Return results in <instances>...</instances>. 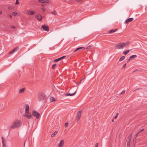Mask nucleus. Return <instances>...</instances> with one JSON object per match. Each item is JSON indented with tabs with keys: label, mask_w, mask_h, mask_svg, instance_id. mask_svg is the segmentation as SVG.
Wrapping results in <instances>:
<instances>
[{
	"label": "nucleus",
	"mask_w": 147,
	"mask_h": 147,
	"mask_svg": "<svg viewBox=\"0 0 147 147\" xmlns=\"http://www.w3.org/2000/svg\"><path fill=\"white\" fill-rule=\"evenodd\" d=\"M22 125L21 121L20 120L17 119L15 120L11 124L10 127L12 129L18 128L20 127Z\"/></svg>",
	"instance_id": "obj_1"
},
{
	"label": "nucleus",
	"mask_w": 147,
	"mask_h": 147,
	"mask_svg": "<svg viewBox=\"0 0 147 147\" xmlns=\"http://www.w3.org/2000/svg\"><path fill=\"white\" fill-rule=\"evenodd\" d=\"M129 43V42H127L125 43L121 42L117 44L115 48L116 49H123L124 47L128 46Z\"/></svg>",
	"instance_id": "obj_2"
},
{
	"label": "nucleus",
	"mask_w": 147,
	"mask_h": 147,
	"mask_svg": "<svg viewBox=\"0 0 147 147\" xmlns=\"http://www.w3.org/2000/svg\"><path fill=\"white\" fill-rule=\"evenodd\" d=\"M32 115L33 116L36 117L37 119H38L40 117V113L35 110H34L32 111Z\"/></svg>",
	"instance_id": "obj_3"
},
{
	"label": "nucleus",
	"mask_w": 147,
	"mask_h": 147,
	"mask_svg": "<svg viewBox=\"0 0 147 147\" xmlns=\"http://www.w3.org/2000/svg\"><path fill=\"white\" fill-rule=\"evenodd\" d=\"M82 111H79L77 113L76 120L77 121H78L80 119L82 115Z\"/></svg>",
	"instance_id": "obj_4"
},
{
	"label": "nucleus",
	"mask_w": 147,
	"mask_h": 147,
	"mask_svg": "<svg viewBox=\"0 0 147 147\" xmlns=\"http://www.w3.org/2000/svg\"><path fill=\"white\" fill-rule=\"evenodd\" d=\"M30 111L29 106L28 104L26 105V108L25 111V113L26 114L28 113Z\"/></svg>",
	"instance_id": "obj_5"
},
{
	"label": "nucleus",
	"mask_w": 147,
	"mask_h": 147,
	"mask_svg": "<svg viewBox=\"0 0 147 147\" xmlns=\"http://www.w3.org/2000/svg\"><path fill=\"white\" fill-rule=\"evenodd\" d=\"M45 95L44 94H41L38 97V100L39 101L43 100L45 98Z\"/></svg>",
	"instance_id": "obj_6"
},
{
	"label": "nucleus",
	"mask_w": 147,
	"mask_h": 147,
	"mask_svg": "<svg viewBox=\"0 0 147 147\" xmlns=\"http://www.w3.org/2000/svg\"><path fill=\"white\" fill-rule=\"evenodd\" d=\"M42 27L44 30L48 32L49 31V27L46 25H43L42 26Z\"/></svg>",
	"instance_id": "obj_7"
},
{
	"label": "nucleus",
	"mask_w": 147,
	"mask_h": 147,
	"mask_svg": "<svg viewBox=\"0 0 147 147\" xmlns=\"http://www.w3.org/2000/svg\"><path fill=\"white\" fill-rule=\"evenodd\" d=\"M23 116L26 117L28 119H31L32 117V115L30 114H24L23 115Z\"/></svg>",
	"instance_id": "obj_8"
},
{
	"label": "nucleus",
	"mask_w": 147,
	"mask_h": 147,
	"mask_svg": "<svg viewBox=\"0 0 147 147\" xmlns=\"http://www.w3.org/2000/svg\"><path fill=\"white\" fill-rule=\"evenodd\" d=\"M27 13L29 15H32L35 14V12L34 11L28 10L27 11Z\"/></svg>",
	"instance_id": "obj_9"
},
{
	"label": "nucleus",
	"mask_w": 147,
	"mask_h": 147,
	"mask_svg": "<svg viewBox=\"0 0 147 147\" xmlns=\"http://www.w3.org/2000/svg\"><path fill=\"white\" fill-rule=\"evenodd\" d=\"M18 49V47H16L14 49H13L12 51L10 52L9 54H13L16 51H17V50Z\"/></svg>",
	"instance_id": "obj_10"
},
{
	"label": "nucleus",
	"mask_w": 147,
	"mask_h": 147,
	"mask_svg": "<svg viewBox=\"0 0 147 147\" xmlns=\"http://www.w3.org/2000/svg\"><path fill=\"white\" fill-rule=\"evenodd\" d=\"M64 144V142L63 140H61L58 145V147H62Z\"/></svg>",
	"instance_id": "obj_11"
},
{
	"label": "nucleus",
	"mask_w": 147,
	"mask_h": 147,
	"mask_svg": "<svg viewBox=\"0 0 147 147\" xmlns=\"http://www.w3.org/2000/svg\"><path fill=\"white\" fill-rule=\"evenodd\" d=\"M134 20V18H130L129 19H127L125 21V23L126 24H127L129 22H132Z\"/></svg>",
	"instance_id": "obj_12"
},
{
	"label": "nucleus",
	"mask_w": 147,
	"mask_h": 147,
	"mask_svg": "<svg viewBox=\"0 0 147 147\" xmlns=\"http://www.w3.org/2000/svg\"><path fill=\"white\" fill-rule=\"evenodd\" d=\"M36 18L39 21H41L42 20V16L40 14H37L36 16Z\"/></svg>",
	"instance_id": "obj_13"
},
{
	"label": "nucleus",
	"mask_w": 147,
	"mask_h": 147,
	"mask_svg": "<svg viewBox=\"0 0 147 147\" xmlns=\"http://www.w3.org/2000/svg\"><path fill=\"white\" fill-rule=\"evenodd\" d=\"M38 1L40 2L47 3L49 2V1L48 0H38Z\"/></svg>",
	"instance_id": "obj_14"
},
{
	"label": "nucleus",
	"mask_w": 147,
	"mask_h": 147,
	"mask_svg": "<svg viewBox=\"0 0 147 147\" xmlns=\"http://www.w3.org/2000/svg\"><path fill=\"white\" fill-rule=\"evenodd\" d=\"M65 57H66V56H62V57H61L60 58H58L57 59H55L54 60V62H57V61H59V60H61L62 59L64 58Z\"/></svg>",
	"instance_id": "obj_15"
},
{
	"label": "nucleus",
	"mask_w": 147,
	"mask_h": 147,
	"mask_svg": "<svg viewBox=\"0 0 147 147\" xmlns=\"http://www.w3.org/2000/svg\"><path fill=\"white\" fill-rule=\"evenodd\" d=\"M12 15L14 16H17L20 15V13L18 12H13L12 13Z\"/></svg>",
	"instance_id": "obj_16"
},
{
	"label": "nucleus",
	"mask_w": 147,
	"mask_h": 147,
	"mask_svg": "<svg viewBox=\"0 0 147 147\" xmlns=\"http://www.w3.org/2000/svg\"><path fill=\"white\" fill-rule=\"evenodd\" d=\"M25 90V88H24L21 89H20L19 91V93H23Z\"/></svg>",
	"instance_id": "obj_17"
},
{
	"label": "nucleus",
	"mask_w": 147,
	"mask_h": 147,
	"mask_svg": "<svg viewBox=\"0 0 147 147\" xmlns=\"http://www.w3.org/2000/svg\"><path fill=\"white\" fill-rule=\"evenodd\" d=\"M137 57V56L136 55H133L131 56L129 58V59L127 60V61H129L131 59H132L133 58H136Z\"/></svg>",
	"instance_id": "obj_18"
},
{
	"label": "nucleus",
	"mask_w": 147,
	"mask_h": 147,
	"mask_svg": "<svg viewBox=\"0 0 147 147\" xmlns=\"http://www.w3.org/2000/svg\"><path fill=\"white\" fill-rule=\"evenodd\" d=\"M76 92V91H75L74 93H67L65 94L66 96H72L74 95Z\"/></svg>",
	"instance_id": "obj_19"
},
{
	"label": "nucleus",
	"mask_w": 147,
	"mask_h": 147,
	"mask_svg": "<svg viewBox=\"0 0 147 147\" xmlns=\"http://www.w3.org/2000/svg\"><path fill=\"white\" fill-rule=\"evenodd\" d=\"M57 133L58 131H56L54 133H53L51 135V137H54V136H55V135L57 134Z\"/></svg>",
	"instance_id": "obj_20"
},
{
	"label": "nucleus",
	"mask_w": 147,
	"mask_h": 147,
	"mask_svg": "<svg viewBox=\"0 0 147 147\" xmlns=\"http://www.w3.org/2000/svg\"><path fill=\"white\" fill-rule=\"evenodd\" d=\"M50 100L51 102H53L55 101V100L53 97L51 96L50 98Z\"/></svg>",
	"instance_id": "obj_21"
},
{
	"label": "nucleus",
	"mask_w": 147,
	"mask_h": 147,
	"mask_svg": "<svg viewBox=\"0 0 147 147\" xmlns=\"http://www.w3.org/2000/svg\"><path fill=\"white\" fill-rule=\"evenodd\" d=\"M129 50L127 51H125L123 52V54H124L125 55H126L129 52Z\"/></svg>",
	"instance_id": "obj_22"
},
{
	"label": "nucleus",
	"mask_w": 147,
	"mask_h": 147,
	"mask_svg": "<svg viewBox=\"0 0 147 147\" xmlns=\"http://www.w3.org/2000/svg\"><path fill=\"white\" fill-rule=\"evenodd\" d=\"M117 29H115V30H111L109 31V33H111L112 32H114L117 31Z\"/></svg>",
	"instance_id": "obj_23"
},
{
	"label": "nucleus",
	"mask_w": 147,
	"mask_h": 147,
	"mask_svg": "<svg viewBox=\"0 0 147 147\" xmlns=\"http://www.w3.org/2000/svg\"><path fill=\"white\" fill-rule=\"evenodd\" d=\"M144 129H141L140 131H139V132H138L136 135L135 136V138H136L138 136V134H140V132H142V131H144Z\"/></svg>",
	"instance_id": "obj_24"
},
{
	"label": "nucleus",
	"mask_w": 147,
	"mask_h": 147,
	"mask_svg": "<svg viewBox=\"0 0 147 147\" xmlns=\"http://www.w3.org/2000/svg\"><path fill=\"white\" fill-rule=\"evenodd\" d=\"M83 48H84V47H79V48H76L75 51H74V52H76V51H77L80 49H83Z\"/></svg>",
	"instance_id": "obj_25"
},
{
	"label": "nucleus",
	"mask_w": 147,
	"mask_h": 147,
	"mask_svg": "<svg viewBox=\"0 0 147 147\" xmlns=\"http://www.w3.org/2000/svg\"><path fill=\"white\" fill-rule=\"evenodd\" d=\"M125 58V56H123L121 57L119 59V61H122Z\"/></svg>",
	"instance_id": "obj_26"
},
{
	"label": "nucleus",
	"mask_w": 147,
	"mask_h": 147,
	"mask_svg": "<svg viewBox=\"0 0 147 147\" xmlns=\"http://www.w3.org/2000/svg\"><path fill=\"white\" fill-rule=\"evenodd\" d=\"M51 13L54 15H56L57 14V13L55 11L51 12Z\"/></svg>",
	"instance_id": "obj_27"
},
{
	"label": "nucleus",
	"mask_w": 147,
	"mask_h": 147,
	"mask_svg": "<svg viewBox=\"0 0 147 147\" xmlns=\"http://www.w3.org/2000/svg\"><path fill=\"white\" fill-rule=\"evenodd\" d=\"M91 48V46L90 45H89L86 48H84L83 50H84L85 49H90Z\"/></svg>",
	"instance_id": "obj_28"
},
{
	"label": "nucleus",
	"mask_w": 147,
	"mask_h": 147,
	"mask_svg": "<svg viewBox=\"0 0 147 147\" xmlns=\"http://www.w3.org/2000/svg\"><path fill=\"white\" fill-rule=\"evenodd\" d=\"M131 135H132V134H131L127 138V140H131Z\"/></svg>",
	"instance_id": "obj_29"
},
{
	"label": "nucleus",
	"mask_w": 147,
	"mask_h": 147,
	"mask_svg": "<svg viewBox=\"0 0 147 147\" xmlns=\"http://www.w3.org/2000/svg\"><path fill=\"white\" fill-rule=\"evenodd\" d=\"M1 138H2V140L3 144H5L4 142L5 141V140L4 139L3 137H1Z\"/></svg>",
	"instance_id": "obj_30"
},
{
	"label": "nucleus",
	"mask_w": 147,
	"mask_h": 147,
	"mask_svg": "<svg viewBox=\"0 0 147 147\" xmlns=\"http://www.w3.org/2000/svg\"><path fill=\"white\" fill-rule=\"evenodd\" d=\"M68 122H67L65 123V127H68Z\"/></svg>",
	"instance_id": "obj_31"
},
{
	"label": "nucleus",
	"mask_w": 147,
	"mask_h": 147,
	"mask_svg": "<svg viewBox=\"0 0 147 147\" xmlns=\"http://www.w3.org/2000/svg\"><path fill=\"white\" fill-rule=\"evenodd\" d=\"M56 65V64H53V65H52V69H54Z\"/></svg>",
	"instance_id": "obj_32"
},
{
	"label": "nucleus",
	"mask_w": 147,
	"mask_h": 147,
	"mask_svg": "<svg viewBox=\"0 0 147 147\" xmlns=\"http://www.w3.org/2000/svg\"><path fill=\"white\" fill-rule=\"evenodd\" d=\"M13 7L11 6L8 7V9L9 10H11L13 9Z\"/></svg>",
	"instance_id": "obj_33"
},
{
	"label": "nucleus",
	"mask_w": 147,
	"mask_h": 147,
	"mask_svg": "<svg viewBox=\"0 0 147 147\" xmlns=\"http://www.w3.org/2000/svg\"><path fill=\"white\" fill-rule=\"evenodd\" d=\"M19 3V1L18 0H16V5H18V4Z\"/></svg>",
	"instance_id": "obj_34"
},
{
	"label": "nucleus",
	"mask_w": 147,
	"mask_h": 147,
	"mask_svg": "<svg viewBox=\"0 0 147 147\" xmlns=\"http://www.w3.org/2000/svg\"><path fill=\"white\" fill-rule=\"evenodd\" d=\"M10 28L12 29H15L16 28V27L14 26H10Z\"/></svg>",
	"instance_id": "obj_35"
},
{
	"label": "nucleus",
	"mask_w": 147,
	"mask_h": 147,
	"mask_svg": "<svg viewBox=\"0 0 147 147\" xmlns=\"http://www.w3.org/2000/svg\"><path fill=\"white\" fill-rule=\"evenodd\" d=\"M42 10L44 12H45V9L44 7H42L41 8Z\"/></svg>",
	"instance_id": "obj_36"
},
{
	"label": "nucleus",
	"mask_w": 147,
	"mask_h": 147,
	"mask_svg": "<svg viewBox=\"0 0 147 147\" xmlns=\"http://www.w3.org/2000/svg\"><path fill=\"white\" fill-rule=\"evenodd\" d=\"M125 90H123L122 91L121 93V94H123L125 93Z\"/></svg>",
	"instance_id": "obj_37"
},
{
	"label": "nucleus",
	"mask_w": 147,
	"mask_h": 147,
	"mask_svg": "<svg viewBox=\"0 0 147 147\" xmlns=\"http://www.w3.org/2000/svg\"><path fill=\"white\" fill-rule=\"evenodd\" d=\"M126 63H125V64H124L123 65V68H125V67H126Z\"/></svg>",
	"instance_id": "obj_38"
},
{
	"label": "nucleus",
	"mask_w": 147,
	"mask_h": 147,
	"mask_svg": "<svg viewBox=\"0 0 147 147\" xmlns=\"http://www.w3.org/2000/svg\"><path fill=\"white\" fill-rule=\"evenodd\" d=\"M130 145V144L127 143V147H129Z\"/></svg>",
	"instance_id": "obj_39"
},
{
	"label": "nucleus",
	"mask_w": 147,
	"mask_h": 147,
	"mask_svg": "<svg viewBox=\"0 0 147 147\" xmlns=\"http://www.w3.org/2000/svg\"><path fill=\"white\" fill-rule=\"evenodd\" d=\"M130 140H127V143L130 144Z\"/></svg>",
	"instance_id": "obj_40"
},
{
	"label": "nucleus",
	"mask_w": 147,
	"mask_h": 147,
	"mask_svg": "<svg viewBox=\"0 0 147 147\" xmlns=\"http://www.w3.org/2000/svg\"><path fill=\"white\" fill-rule=\"evenodd\" d=\"M98 143H96V144H95V146L94 147H97L98 146Z\"/></svg>",
	"instance_id": "obj_41"
},
{
	"label": "nucleus",
	"mask_w": 147,
	"mask_h": 147,
	"mask_svg": "<svg viewBox=\"0 0 147 147\" xmlns=\"http://www.w3.org/2000/svg\"><path fill=\"white\" fill-rule=\"evenodd\" d=\"M83 0H76V1L78 2H80Z\"/></svg>",
	"instance_id": "obj_42"
},
{
	"label": "nucleus",
	"mask_w": 147,
	"mask_h": 147,
	"mask_svg": "<svg viewBox=\"0 0 147 147\" xmlns=\"http://www.w3.org/2000/svg\"><path fill=\"white\" fill-rule=\"evenodd\" d=\"M8 16H9L10 18H12V16L11 15L8 14Z\"/></svg>",
	"instance_id": "obj_43"
},
{
	"label": "nucleus",
	"mask_w": 147,
	"mask_h": 147,
	"mask_svg": "<svg viewBox=\"0 0 147 147\" xmlns=\"http://www.w3.org/2000/svg\"><path fill=\"white\" fill-rule=\"evenodd\" d=\"M3 147H6L5 145V144H3Z\"/></svg>",
	"instance_id": "obj_44"
},
{
	"label": "nucleus",
	"mask_w": 147,
	"mask_h": 147,
	"mask_svg": "<svg viewBox=\"0 0 147 147\" xmlns=\"http://www.w3.org/2000/svg\"><path fill=\"white\" fill-rule=\"evenodd\" d=\"M2 13V11L1 10H0V15Z\"/></svg>",
	"instance_id": "obj_45"
},
{
	"label": "nucleus",
	"mask_w": 147,
	"mask_h": 147,
	"mask_svg": "<svg viewBox=\"0 0 147 147\" xmlns=\"http://www.w3.org/2000/svg\"><path fill=\"white\" fill-rule=\"evenodd\" d=\"M117 116H117H117H115V119H116V118H117Z\"/></svg>",
	"instance_id": "obj_46"
},
{
	"label": "nucleus",
	"mask_w": 147,
	"mask_h": 147,
	"mask_svg": "<svg viewBox=\"0 0 147 147\" xmlns=\"http://www.w3.org/2000/svg\"><path fill=\"white\" fill-rule=\"evenodd\" d=\"M82 80H83V79H82V80H81V81L79 82V83H78V84H80V82H81V81Z\"/></svg>",
	"instance_id": "obj_47"
},
{
	"label": "nucleus",
	"mask_w": 147,
	"mask_h": 147,
	"mask_svg": "<svg viewBox=\"0 0 147 147\" xmlns=\"http://www.w3.org/2000/svg\"><path fill=\"white\" fill-rule=\"evenodd\" d=\"M64 0L65 1H66V2H67V3H68V2H67V1H66V0Z\"/></svg>",
	"instance_id": "obj_48"
},
{
	"label": "nucleus",
	"mask_w": 147,
	"mask_h": 147,
	"mask_svg": "<svg viewBox=\"0 0 147 147\" xmlns=\"http://www.w3.org/2000/svg\"><path fill=\"white\" fill-rule=\"evenodd\" d=\"M112 122L114 121V120H113V119L112 120Z\"/></svg>",
	"instance_id": "obj_49"
},
{
	"label": "nucleus",
	"mask_w": 147,
	"mask_h": 147,
	"mask_svg": "<svg viewBox=\"0 0 147 147\" xmlns=\"http://www.w3.org/2000/svg\"><path fill=\"white\" fill-rule=\"evenodd\" d=\"M140 89L139 88L138 89Z\"/></svg>",
	"instance_id": "obj_50"
}]
</instances>
